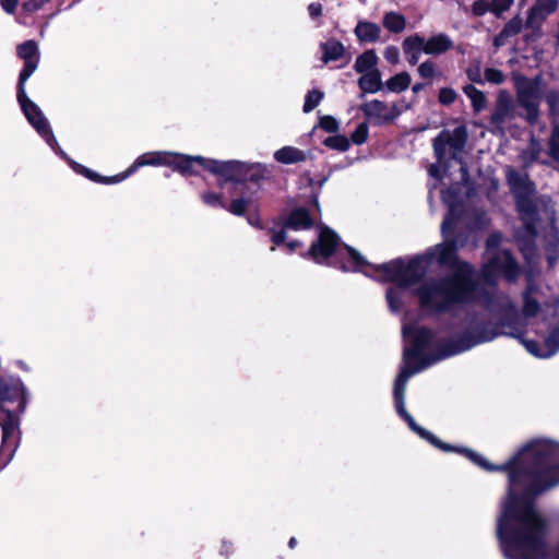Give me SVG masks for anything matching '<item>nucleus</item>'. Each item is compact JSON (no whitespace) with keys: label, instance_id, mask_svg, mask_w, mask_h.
Wrapping results in <instances>:
<instances>
[{"label":"nucleus","instance_id":"obj_31","mask_svg":"<svg viewBox=\"0 0 559 559\" xmlns=\"http://www.w3.org/2000/svg\"><path fill=\"white\" fill-rule=\"evenodd\" d=\"M20 24L32 26L35 24V0L23 2L21 12L16 17Z\"/></svg>","mask_w":559,"mask_h":559},{"label":"nucleus","instance_id":"obj_52","mask_svg":"<svg viewBox=\"0 0 559 559\" xmlns=\"http://www.w3.org/2000/svg\"><path fill=\"white\" fill-rule=\"evenodd\" d=\"M36 128H37V132L43 133V134L47 133L46 121H45V119L40 118L38 114H37V124H36Z\"/></svg>","mask_w":559,"mask_h":559},{"label":"nucleus","instance_id":"obj_2","mask_svg":"<svg viewBox=\"0 0 559 559\" xmlns=\"http://www.w3.org/2000/svg\"><path fill=\"white\" fill-rule=\"evenodd\" d=\"M25 389L19 378L0 379V427L2 429L1 453L11 460L16 448L19 417L25 411Z\"/></svg>","mask_w":559,"mask_h":559},{"label":"nucleus","instance_id":"obj_45","mask_svg":"<svg viewBox=\"0 0 559 559\" xmlns=\"http://www.w3.org/2000/svg\"><path fill=\"white\" fill-rule=\"evenodd\" d=\"M19 4V0H0L2 10L8 14H13Z\"/></svg>","mask_w":559,"mask_h":559},{"label":"nucleus","instance_id":"obj_42","mask_svg":"<svg viewBox=\"0 0 559 559\" xmlns=\"http://www.w3.org/2000/svg\"><path fill=\"white\" fill-rule=\"evenodd\" d=\"M512 2L513 0H492L490 4V11L499 15L507 11L511 7Z\"/></svg>","mask_w":559,"mask_h":559},{"label":"nucleus","instance_id":"obj_49","mask_svg":"<svg viewBox=\"0 0 559 559\" xmlns=\"http://www.w3.org/2000/svg\"><path fill=\"white\" fill-rule=\"evenodd\" d=\"M486 11H487V7L481 1H477L473 4L474 14L483 15Z\"/></svg>","mask_w":559,"mask_h":559},{"label":"nucleus","instance_id":"obj_20","mask_svg":"<svg viewBox=\"0 0 559 559\" xmlns=\"http://www.w3.org/2000/svg\"><path fill=\"white\" fill-rule=\"evenodd\" d=\"M173 157L175 162L171 167L185 175L195 174L193 169L194 164H198L205 169L206 159L201 156L193 157L173 153Z\"/></svg>","mask_w":559,"mask_h":559},{"label":"nucleus","instance_id":"obj_8","mask_svg":"<svg viewBox=\"0 0 559 559\" xmlns=\"http://www.w3.org/2000/svg\"><path fill=\"white\" fill-rule=\"evenodd\" d=\"M467 140L466 128L460 126L452 131H442L433 142V150L441 162L447 155L456 158L457 155L463 151Z\"/></svg>","mask_w":559,"mask_h":559},{"label":"nucleus","instance_id":"obj_47","mask_svg":"<svg viewBox=\"0 0 559 559\" xmlns=\"http://www.w3.org/2000/svg\"><path fill=\"white\" fill-rule=\"evenodd\" d=\"M322 10H323L322 4L319 2H313L308 5L309 15L312 19H318L319 16H321Z\"/></svg>","mask_w":559,"mask_h":559},{"label":"nucleus","instance_id":"obj_59","mask_svg":"<svg viewBox=\"0 0 559 559\" xmlns=\"http://www.w3.org/2000/svg\"><path fill=\"white\" fill-rule=\"evenodd\" d=\"M448 224H449V222L444 221L443 224H442V227L444 228Z\"/></svg>","mask_w":559,"mask_h":559},{"label":"nucleus","instance_id":"obj_5","mask_svg":"<svg viewBox=\"0 0 559 559\" xmlns=\"http://www.w3.org/2000/svg\"><path fill=\"white\" fill-rule=\"evenodd\" d=\"M402 47L408 63L415 66L419 61L421 52L431 56L442 55L453 47V41L442 33L428 39L419 34H414L404 38Z\"/></svg>","mask_w":559,"mask_h":559},{"label":"nucleus","instance_id":"obj_12","mask_svg":"<svg viewBox=\"0 0 559 559\" xmlns=\"http://www.w3.org/2000/svg\"><path fill=\"white\" fill-rule=\"evenodd\" d=\"M515 117L516 111L511 95L507 91H500L495 109L490 116V122L502 131L504 123L513 120Z\"/></svg>","mask_w":559,"mask_h":559},{"label":"nucleus","instance_id":"obj_1","mask_svg":"<svg viewBox=\"0 0 559 559\" xmlns=\"http://www.w3.org/2000/svg\"><path fill=\"white\" fill-rule=\"evenodd\" d=\"M515 477L510 474V492L498 522V535L510 559H545L548 523L528 502L514 497Z\"/></svg>","mask_w":559,"mask_h":559},{"label":"nucleus","instance_id":"obj_35","mask_svg":"<svg viewBox=\"0 0 559 559\" xmlns=\"http://www.w3.org/2000/svg\"><path fill=\"white\" fill-rule=\"evenodd\" d=\"M323 96H324V94L320 91H317V90L310 91L307 94L306 99H305L304 111L310 112L311 110H313L320 104Z\"/></svg>","mask_w":559,"mask_h":559},{"label":"nucleus","instance_id":"obj_29","mask_svg":"<svg viewBox=\"0 0 559 559\" xmlns=\"http://www.w3.org/2000/svg\"><path fill=\"white\" fill-rule=\"evenodd\" d=\"M411 75L407 72H400L389 79L385 83L389 91L394 93H401L408 88L411 84Z\"/></svg>","mask_w":559,"mask_h":559},{"label":"nucleus","instance_id":"obj_33","mask_svg":"<svg viewBox=\"0 0 559 559\" xmlns=\"http://www.w3.org/2000/svg\"><path fill=\"white\" fill-rule=\"evenodd\" d=\"M540 152H542L540 143L537 140H535L534 138H532L528 148L522 153L521 158L525 164H531L538 157Z\"/></svg>","mask_w":559,"mask_h":559},{"label":"nucleus","instance_id":"obj_14","mask_svg":"<svg viewBox=\"0 0 559 559\" xmlns=\"http://www.w3.org/2000/svg\"><path fill=\"white\" fill-rule=\"evenodd\" d=\"M205 169L221 176L225 180H238L247 171V167L240 162H218L214 159H206Z\"/></svg>","mask_w":559,"mask_h":559},{"label":"nucleus","instance_id":"obj_41","mask_svg":"<svg viewBox=\"0 0 559 559\" xmlns=\"http://www.w3.org/2000/svg\"><path fill=\"white\" fill-rule=\"evenodd\" d=\"M539 309L538 302L531 298L527 294L525 295V302L523 307V312L527 317H534Z\"/></svg>","mask_w":559,"mask_h":559},{"label":"nucleus","instance_id":"obj_60","mask_svg":"<svg viewBox=\"0 0 559 559\" xmlns=\"http://www.w3.org/2000/svg\"><path fill=\"white\" fill-rule=\"evenodd\" d=\"M557 472H558L557 469L549 471V473H551V474H556Z\"/></svg>","mask_w":559,"mask_h":559},{"label":"nucleus","instance_id":"obj_4","mask_svg":"<svg viewBox=\"0 0 559 559\" xmlns=\"http://www.w3.org/2000/svg\"><path fill=\"white\" fill-rule=\"evenodd\" d=\"M16 53L24 60V67L16 84V100L28 123L35 128V104L28 98L25 91V83L35 71V40L28 39L20 44Z\"/></svg>","mask_w":559,"mask_h":559},{"label":"nucleus","instance_id":"obj_40","mask_svg":"<svg viewBox=\"0 0 559 559\" xmlns=\"http://www.w3.org/2000/svg\"><path fill=\"white\" fill-rule=\"evenodd\" d=\"M485 78L488 82L493 84H501L504 81L503 73L500 70L493 68H488L485 70Z\"/></svg>","mask_w":559,"mask_h":559},{"label":"nucleus","instance_id":"obj_58","mask_svg":"<svg viewBox=\"0 0 559 559\" xmlns=\"http://www.w3.org/2000/svg\"><path fill=\"white\" fill-rule=\"evenodd\" d=\"M295 544H296V539H295L294 537H293V538H290V540H289V546H290V547H294V546H295Z\"/></svg>","mask_w":559,"mask_h":559},{"label":"nucleus","instance_id":"obj_50","mask_svg":"<svg viewBox=\"0 0 559 559\" xmlns=\"http://www.w3.org/2000/svg\"><path fill=\"white\" fill-rule=\"evenodd\" d=\"M203 199L207 204L221 203L219 197L215 193H206L203 195Z\"/></svg>","mask_w":559,"mask_h":559},{"label":"nucleus","instance_id":"obj_6","mask_svg":"<svg viewBox=\"0 0 559 559\" xmlns=\"http://www.w3.org/2000/svg\"><path fill=\"white\" fill-rule=\"evenodd\" d=\"M516 102L524 109V118L530 124H535L539 118L538 102L540 95L542 78L527 79L522 74L513 76Z\"/></svg>","mask_w":559,"mask_h":559},{"label":"nucleus","instance_id":"obj_56","mask_svg":"<svg viewBox=\"0 0 559 559\" xmlns=\"http://www.w3.org/2000/svg\"><path fill=\"white\" fill-rule=\"evenodd\" d=\"M423 88V84L418 83L413 86V92L417 93Z\"/></svg>","mask_w":559,"mask_h":559},{"label":"nucleus","instance_id":"obj_16","mask_svg":"<svg viewBox=\"0 0 559 559\" xmlns=\"http://www.w3.org/2000/svg\"><path fill=\"white\" fill-rule=\"evenodd\" d=\"M312 226V219L309 217V214L304 209H296L292 212L289 215L284 228L280 231L273 235L272 241L275 245L282 243L286 238V229H307Z\"/></svg>","mask_w":559,"mask_h":559},{"label":"nucleus","instance_id":"obj_43","mask_svg":"<svg viewBox=\"0 0 559 559\" xmlns=\"http://www.w3.org/2000/svg\"><path fill=\"white\" fill-rule=\"evenodd\" d=\"M384 58L391 64H397L400 62V50L395 46H388L384 49Z\"/></svg>","mask_w":559,"mask_h":559},{"label":"nucleus","instance_id":"obj_15","mask_svg":"<svg viewBox=\"0 0 559 559\" xmlns=\"http://www.w3.org/2000/svg\"><path fill=\"white\" fill-rule=\"evenodd\" d=\"M546 100L549 106L554 123L552 134L549 140V154L555 159H559V93L556 91L548 92Z\"/></svg>","mask_w":559,"mask_h":559},{"label":"nucleus","instance_id":"obj_53","mask_svg":"<svg viewBox=\"0 0 559 559\" xmlns=\"http://www.w3.org/2000/svg\"><path fill=\"white\" fill-rule=\"evenodd\" d=\"M558 484H559V477H558L557 479L550 480V481H548L547 484H545L540 489H538V490L536 491V493H539L540 491H544V490H546V489H549V488H551V487H554V486H556V485H558Z\"/></svg>","mask_w":559,"mask_h":559},{"label":"nucleus","instance_id":"obj_37","mask_svg":"<svg viewBox=\"0 0 559 559\" xmlns=\"http://www.w3.org/2000/svg\"><path fill=\"white\" fill-rule=\"evenodd\" d=\"M457 97L456 92L451 87H442L439 91L438 100L442 105H451Z\"/></svg>","mask_w":559,"mask_h":559},{"label":"nucleus","instance_id":"obj_21","mask_svg":"<svg viewBox=\"0 0 559 559\" xmlns=\"http://www.w3.org/2000/svg\"><path fill=\"white\" fill-rule=\"evenodd\" d=\"M355 35L358 40L373 43L380 38L381 29L379 25L372 22L359 21L355 27Z\"/></svg>","mask_w":559,"mask_h":559},{"label":"nucleus","instance_id":"obj_55","mask_svg":"<svg viewBox=\"0 0 559 559\" xmlns=\"http://www.w3.org/2000/svg\"><path fill=\"white\" fill-rule=\"evenodd\" d=\"M297 246H299V243L297 241L287 243L289 251H293Z\"/></svg>","mask_w":559,"mask_h":559},{"label":"nucleus","instance_id":"obj_17","mask_svg":"<svg viewBox=\"0 0 559 559\" xmlns=\"http://www.w3.org/2000/svg\"><path fill=\"white\" fill-rule=\"evenodd\" d=\"M337 236L329 228H322L318 242L313 243L309 250V255L316 260L328 258L337 246Z\"/></svg>","mask_w":559,"mask_h":559},{"label":"nucleus","instance_id":"obj_44","mask_svg":"<svg viewBox=\"0 0 559 559\" xmlns=\"http://www.w3.org/2000/svg\"><path fill=\"white\" fill-rule=\"evenodd\" d=\"M247 209V201L243 200V199H238V200H235L230 203L229 205V211L233 213V214H236V215H241L245 213Z\"/></svg>","mask_w":559,"mask_h":559},{"label":"nucleus","instance_id":"obj_57","mask_svg":"<svg viewBox=\"0 0 559 559\" xmlns=\"http://www.w3.org/2000/svg\"><path fill=\"white\" fill-rule=\"evenodd\" d=\"M350 254H352V257H353L356 261H358V262H362V259H361L360 257H358V254H357L356 252L350 251Z\"/></svg>","mask_w":559,"mask_h":559},{"label":"nucleus","instance_id":"obj_10","mask_svg":"<svg viewBox=\"0 0 559 559\" xmlns=\"http://www.w3.org/2000/svg\"><path fill=\"white\" fill-rule=\"evenodd\" d=\"M559 5L558 0H535L526 17V27L532 29L535 37L540 35L544 21L552 14Z\"/></svg>","mask_w":559,"mask_h":559},{"label":"nucleus","instance_id":"obj_46","mask_svg":"<svg viewBox=\"0 0 559 559\" xmlns=\"http://www.w3.org/2000/svg\"><path fill=\"white\" fill-rule=\"evenodd\" d=\"M525 346H526L527 350H528V352H531L532 354H534L535 356H538V357H546V356H549V355H551L552 353H555V352H556V349L559 347V344H558L556 347H554V348H552L549 353H547V354H544V353H539V352H537V349H536V344H535L534 342H526V343H525Z\"/></svg>","mask_w":559,"mask_h":559},{"label":"nucleus","instance_id":"obj_18","mask_svg":"<svg viewBox=\"0 0 559 559\" xmlns=\"http://www.w3.org/2000/svg\"><path fill=\"white\" fill-rule=\"evenodd\" d=\"M508 183L518 199H525L533 194L534 186L526 175H520L512 168L507 170Z\"/></svg>","mask_w":559,"mask_h":559},{"label":"nucleus","instance_id":"obj_54","mask_svg":"<svg viewBox=\"0 0 559 559\" xmlns=\"http://www.w3.org/2000/svg\"><path fill=\"white\" fill-rule=\"evenodd\" d=\"M386 297H388V300L392 307V309H396V307L394 306V289H389L388 290V294H386Z\"/></svg>","mask_w":559,"mask_h":559},{"label":"nucleus","instance_id":"obj_24","mask_svg":"<svg viewBox=\"0 0 559 559\" xmlns=\"http://www.w3.org/2000/svg\"><path fill=\"white\" fill-rule=\"evenodd\" d=\"M321 49L323 51L322 61L324 63L338 60L345 52L343 44L336 39H329L322 43Z\"/></svg>","mask_w":559,"mask_h":559},{"label":"nucleus","instance_id":"obj_38","mask_svg":"<svg viewBox=\"0 0 559 559\" xmlns=\"http://www.w3.org/2000/svg\"><path fill=\"white\" fill-rule=\"evenodd\" d=\"M319 127L326 132H336L338 122L332 116H322L319 121Z\"/></svg>","mask_w":559,"mask_h":559},{"label":"nucleus","instance_id":"obj_11","mask_svg":"<svg viewBox=\"0 0 559 559\" xmlns=\"http://www.w3.org/2000/svg\"><path fill=\"white\" fill-rule=\"evenodd\" d=\"M360 109L370 121L377 124L392 121L401 114L395 105L385 104L378 99L362 104Z\"/></svg>","mask_w":559,"mask_h":559},{"label":"nucleus","instance_id":"obj_28","mask_svg":"<svg viewBox=\"0 0 559 559\" xmlns=\"http://www.w3.org/2000/svg\"><path fill=\"white\" fill-rule=\"evenodd\" d=\"M465 95L471 99L472 106L476 112L484 110L487 107V99L485 94L473 85H466L463 88Z\"/></svg>","mask_w":559,"mask_h":559},{"label":"nucleus","instance_id":"obj_25","mask_svg":"<svg viewBox=\"0 0 559 559\" xmlns=\"http://www.w3.org/2000/svg\"><path fill=\"white\" fill-rule=\"evenodd\" d=\"M359 87L366 93H376L382 88L381 73L379 70L362 73L358 81Z\"/></svg>","mask_w":559,"mask_h":559},{"label":"nucleus","instance_id":"obj_9","mask_svg":"<svg viewBox=\"0 0 559 559\" xmlns=\"http://www.w3.org/2000/svg\"><path fill=\"white\" fill-rule=\"evenodd\" d=\"M382 272V280L386 282H399L403 287L413 285L423 274L421 261L409 263L406 269L400 262H391L379 267Z\"/></svg>","mask_w":559,"mask_h":559},{"label":"nucleus","instance_id":"obj_34","mask_svg":"<svg viewBox=\"0 0 559 559\" xmlns=\"http://www.w3.org/2000/svg\"><path fill=\"white\" fill-rule=\"evenodd\" d=\"M324 145L336 151L345 152L349 147V141L344 135H334L325 139Z\"/></svg>","mask_w":559,"mask_h":559},{"label":"nucleus","instance_id":"obj_3","mask_svg":"<svg viewBox=\"0 0 559 559\" xmlns=\"http://www.w3.org/2000/svg\"><path fill=\"white\" fill-rule=\"evenodd\" d=\"M471 275L469 266L464 265L453 278L423 286L418 292L421 305L430 309L442 310L454 302L468 299L474 288Z\"/></svg>","mask_w":559,"mask_h":559},{"label":"nucleus","instance_id":"obj_30","mask_svg":"<svg viewBox=\"0 0 559 559\" xmlns=\"http://www.w3.org/2000/svg\"><path fill=\"white\" fill-rule=\"evenodd\" d=\"M431 257L440 264H448L454 261V248L451 245H439L437 246Z\"/></svg>","mask_w":559,"mask_h":559},{"label":"nucleus","instance_id":"obj_27","mask_svg":"<svg viewBox=\"0 0 559 559\" xmlns=\"http://www.w3.org/2000/svg\"><path fill=\"white\" fill-rule=\"evenodd\" d=\"M383 26L392 33H402L406 27V19L401 13L386 12L382 21Z\"/></svg>","mask_w":559,"mask_h":559},{"label":"nucleus","instance_id":"obj_48","mask_svg":"<svg viewBox=\"0 0 559 559\" xmlns=\"http://www.w3.org/2000/svg\"><path fill=\"white\" fill-rule=\"evenodd\" d=\"M467 76L473 82H483L479 67L471 68L467 70Z\"/></svg>","mask_w":559,"mask_h":559},{"label":"nucleus","instance_id":"obj_19","mask_svg":"<svg viewBox=\"0 0 559 559\" xmlns=\"http://www.w3.org/2000/svg\"><path fill=\"white\" fill-rule=\"evenodd\" d=\"M174 162L175 159L173 157V153L170 152L145 153L135 160L130 170L132 171L133 169L142 166H173Z\"/></svg>","mask_w":559,"mask_h":559},{"label":"nucleus","instance_id":"obj_7","mask_svg":"<svg viewBox=\"0 0 559 559\" xmlns=\"http://www.w3.org/2000/svg\"><path fill=\"white\" fill-rule=\"evenodd\" d=\"M415 356V353L412 350H405L404 353V365L401 368V371L395 380L394 385V397L396 403V409L400 415H402L408 423V425L416 431H418L421 436L426 437L430 441L435 442L433 437L428 433L427 431H424L423 429H419L414 419L411 417V415L406 412L405 405H404V393L407 380L417 371L420 370V368L413 369L409 365L411 359Z\"/></svg>","mask_w":559,"mask_h":559},{"label":"nucleus","instance_id":"obj_23","mask_svg":"<svg viewBox=\"0 0 559 559\" xmlns=\"http://www.w3.org/2000/svg\"><path fill=\"white\" fill-rule=\"evenodd\" d=\"M522 26H523L522 19L520 16L513 17L506 24V26L499 33V35L496 36V38L493 40V45L496 47H500V46L504 45L506 40L509 37L515 36L516 34L520 33V31L522 29Z\"/></svg>","mask_w":559,"mask_h":559},{"label":"nucleus","instance_id":"obj_39","mask_svg":"<svg viewBox=\"0 0 559 559\" xmlns=\"http://www.w3.org/2000/svg\"><path fill=\"white\" fill-rule=\"evenodd\" d=\"M368 138V127L365 123L359 124L352 134V140L356 144H362Z\"/></svg>","mask_w":559,"mask_h":559},{"label":"nucleus","instance_id":"obj_51","mask_svg":"<svg viewBox=\"0 0 559 559\" xmlns=\"http://www.w3.org/2000/svg\"><path fill=\"white\" fill-rule=\"evenodd\" d=\"M500 240H501V237L497 234L492 235L488 241H487V247L488 249H492V248H496L498 247V245L500 243Z\"/></svg>","mask_w":559,"mask_h":559},{"label":"nucleus","instance_id":"obj_13","mask_svg":"<svg viewBox=\"0 0 559 559\" xmlns=\"http://www.w3.org/2000/svg\"><path fill=\"white\" fill-rule=\"evenodd\" d=\"M498 270L510 280L516 276V264L508 251H501L497 257L490 259V262L483 270L484 280L491 283V275Z\"/></svg>","mask_w":559,"mask_h":559},{"label":"nucleus","instance_id":"obj_32","mask_svg":"<svg viewBox=\"0 0 559 559\" xmlns=\"http://www.w3.org/2000/svg\"><path fill=\"white\" fill-rule=\"evenodd\" d=\"M403 333L405 336L414 334L413 338H414V342L416 343V347L423 346L425 343H427L431 338L430 331L423 329V328L412 330V329L405 326L403 329Z\"/></svg>","mask_w":559,"mask_h":559},{"label":"nucleus","instance_id":"obj_26","mask_svg":"<svg viewBox=\"0 0 559 559\" xmlns=\"http://www.w3.org/2000/svg\"><path fill=\"white\" fill-rule=\"evenodd\" d=\"M377 63L378 56L374 50H367L356 59L354 68L358 73H366L376 71Z\"/></svg>","mask_w":559,"mask_h":559},{"label":"nucleus","instance_id":"obj_61","mask_svg":"<svg viewBox=\"0 0 559 559\" xmlns=\"http://www.w3.org/2000/svg\"><path fill=\"white\" fill-rule=\"evenodd\" d=\"M519 207H520V210L523 209V204L520 201H519Z\"/></svg>","mask_w":559,"mask_h":559},{"label":"nucleus","instance_id":"obj_22","mask_svg":"<svg viewBox=\"0 0 559 559\" xmlns=\"http://www.w3.org/2000/svg\"><path fill=\"white\" fill-rule=\"evenodd\" d=\"M308 153L294 146H284L274 153L276 162L282 164H294L305 162Z\"/></svg>","mask_w":559,"mask_h":559},{"label":"nucleus","instance_id":"obj_36","mask_svg":"<svg viewBox=\"0 0 559 559\" xmlns=\"http://www.w3.org/2000/svg\"><path fill=\"white\" fill-rule=\"evenodd\" d=\"M417 71H418V74L420 75V78H423V79H433L438 73L437 69H436V64L430 60H426V61L421 62L418 66Z\"/></svg>","mask_w":559,"mask_h":559}]
</instances>
